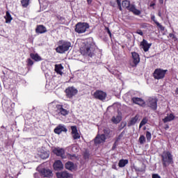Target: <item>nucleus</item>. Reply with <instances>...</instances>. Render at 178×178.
<instances>
[{
    "instance_id": "obj_1",
    "label": "nucleus",
    "mask_w": 178,
    "mask_h": 178,
    "mask_svg": "<svg viewBox=\"0 0 178 178\" xmlns=\"http://www.w3.org/2000/svg\"><path fill=\"white\" fill-rule=\"evenodd\" d=\"M97 46L92 38H88L85 42L83 43L80 48L81 54L83 56H90L92 58L95 55V49Z\"/></svg>"
},
{
    "instance_id": "obj_2",
    "label": "nucleus",
    "mask_w": 178,
    "mask_h": 178,
    "mask_svg": "<svg viewBox=\"0 0 178 178\" xmlns=\"http://www.w3.org/2000/svg\"><path fill=\"white\" fill-rule=\"evenodd\" d=\"M72 48V43L66 40H60L56 51L58 54H65Z\"/></svg>"
},
{
    "instance_id": "obj_3",
    "label": "nucleus",
    "mask_w": 178,
    "mask_h": 178,
    "mask_svg": "<svg viewBox=\"0 0 178 178\" xmlns=\"http://www.w3.org/2000/svg\"><path fill=\"white\" fill-rule=\"evenodd\" d=\"M161 161L163 162V166L168 168L169 165L173 163V155L169 151H164L161 154Z\"/></svg>"
},
{
    "instance_id": "obj_4",
    "label": "nucleus",
    "mask_w": 178,
    "mask_h": 178,
    "mask_svg": "<svg viewBox=\"0 0 178 178\" xmlns=\"http://www.w3.org/2000/svg\"><path fill=\"white\" fill-rule=\"evenodd\" d=\"M88 29H90V25L86 22H79L75 26V31L78 33V34L86 33Z\"/></svg>"
},
{
    "instance_id": "obj_5",
    "label": "nucleus",
    "mask_w": 178,
    "mask_h": 178,
    "mask_svg": "<svg viewBox=\"0 0 178 178\" xmlns=\"http://www.w3.org/2000/svg\"><path fill=\"white\" fill-rule=\"evenodd\" d=\"M168 72V70H162L161 68L156 69L153 73V77L156 80H161L165 77V74Z\"/></svg>"
},
{
    "instance_id": "obj_6",
    "label": "nucleus",
    "mask_w": 178,
    "mask_h": 178,
    "mask_svg": "<svg viewBox=\"0 0 178 178\" xmlns=\"http://www.w3.org/2000/svg\"><path fill=\"white\" fill-rule=\"evenodd\" d=\"M65 92L67 98L72 99L79 92V90L77 88H74V86H70L65 89Z\"/></svg>"
},
{
    "instance_id": "obj_7",
    "label": "nucleus",
    "mask_w": 178,
    "mask_h": 178,
    "mask_svg": "<svg viewBox=\"0 0 178 178\" xmlns=\"http://www.w3.org/2000/svg\"><path fill=\"white\" fill-rule=\"evenodd\" d=\"M93 97L95 99H99V101H105V99H106V92L97 90L94 92Z\"/></svg>"
},
{
    "instance_id": "obj_8",
    "label": "nucleus",
    "mask_w": 178,
    "mask_h": 178,
    "mask_svg": "<svg viewBox=\"0 0 178 178\" xmlns=\"http://www.w3.org/2000/svg\"><path fill=\"white\" fill-rule=\"evenodd\" d=\"M147 106L153 111H156L158 108V99L154 97H149L147 100Z\"/></svg>"
},
{
    "instance_id": "obj_9",
    "label": "nucleus",
    "mask_w": 178,
    "mask_h": 178,
    "mask_svg": "<svg viewBox=\"0 0 178 178\" xmlns=\"http://www.w3.org/2000/svg\"><path fill=\"white\" fill-rule=\"evenodd\" d=\"M56 112L58 114V116H67L69 115V111L63 108V106L60 104H57L56 106Z\"/></svg>"
},
{
    "instance_id": "obj_10",
    "label": "nucleus",
    "mask_w": 178,
    "mask_h": 178,
    "mask_svg": "<svg viewBox=\"0 0 178 178\" xmlns=\"http://www.w3.org/2000/svg\"><path fill=\"white\" fill-rule=\"evenodd\" d=\"M151 45H152V44L148 43V42L145 40V39H143V41L140 42V48H142V49H143L145 52H148V51H149Z\"/></svg>"
},
{
    "instance_id": "obj_11",
    "label": "nucleus",
    "mask_w": 178,
    "mask_h": 178,
    "mask_svg": "<svg viewBox=\"0 0 178 178\" xmlns=\"http://www.w3.org/2000/svg\"><path fill=\"white\" fill-rule=\"evenodd\" d=\"M54 154H55L57 156H61V158H65L63 155H65V149L61 147H55L53 149Z\"/></svg>"
},
{
    "instance_id": "obj_12",
    "label": "nucleus",
    "mask_w": 178,
    "mask_h": 178,
    "mask_svg": "<svg viewBox=\"0 0 178 178\" xmlns=\"http://www.w3.org/2000/svg\"><path fill=\"white\" fill-rule=\"evenodd\" d=\"M62 131H64V133H67V129L66 127H65V125L63 124H59L54 129V133H56V134H60Z\"/></svg>"
},
{
    "instance_id": "obj_13",
    "label": "nucleus",
    "mask_w": 178,
    "mask_h": 178,
    "mask_svg": "<svg viewBox=\"0 0 178 178\" xmlns=\"http://www.w3.org/2000/svg\"><path fill=\"white\" fill-rule=\"evenodd\" d=\"M105 140H106V136H105V134H98L95 138V143L101 144L102 143H105Z\"/></svg>"
},
{
    "instance_id": "obj_14",
    "label": "nucleus",
    "mask_w": 178,
    "mask_h": 178,
    "mask_svg": "<svg viewBox=\"0 0 178 178\" xmlns=\"http://www.w3.org/2000/svg\"><path fill=\"white\" fill-rule=\"evenodd\" d=\"M128 10H130V12H133L134 15H136V16H139V15H141V11L136 8V6L133 4L129 5V6L128 7Z\"/></svg>"
},
{
    "instance_id": "obj_15",
    "label": "nucleus",
    "mask_w": 178,
    "mask_h": 178,
    "mask_svg": "<svg viewBox=\"0 0 178 178\" xmlns=\"http://www.w3.org/2000/svg\"><path fill=\"white\" fill-rule=\"evenodd\" d=\"M72 135L74 140H79L80 138V134L77 131V127H72Z\"/></svg>"
},
{
    "instance_id": "obj_16",
    "label": "nucleus",
    "mask_w": 178,
    "mask_h": 178,
    "mask_svg": "<svg viewBox=\"0 0 178 178\" xmlns=\"http://www.w3.org/2000/svg\"><path fill=\"white\" fill-rule=\"evenodd\" d=\"M40 173L42 176L44 177H52V171L49 169L43 168L40 170Z\"/></svg>"
},
{
    "instance_id": "obj_17",
    "label": "nucleus",
    "mask_w": 178,
    "mask_h": 178,
    "mask_svg": "<svg viewBox=\"0 0 178 178\" xmlns=\"http://www.w3.org/2000/svg\"><path fill=\"white\" fill-rule=\"evenodd\" d=\"M54 168L55 170H60V169H63V164L62 163V161L57 160L54 163Z\"/></svg>"
},
{
    "instance_id": "obj_18",
    "label": "nucleus",
    "mask_w": 178,
    "mask_h": 178,
    "mask_svg": "<svg viewBox=\"0 0 178 178\" xmlns=\"http://www.w3.org/2000/svg\"><path fill=\"white\" fill-rule=\"evenodd\" d=\"M131 55L134 65H138V63H140V55H138L136 52H132Z\"/></svg>"
},
{
    "instance_id": "obj_19",
    "label": "nucleus",
    "mask_w": 178,
    "mask_h": 178,
    "mask_svg": "<svg viewBox=\"0 0 178 178\" xmlns=\"http://www.w3.org/2000/svg\"><path fill=\"white\" fill-rule=\"evenodd\" d=\"M63 70V67L62 66V64L55 65V72L57 74L62 76L63 74V72H62Z\"/></svg>"
},
{
    "instance_id": "obj_20",
    "label": "nucleus",
    "mask_w": 178,
    "mask_h": 178,
    "mask_svg": "<svg viewBox=\"0 0 178 178\" xmlns=\"http://www.w3.org/2000/svg\"><path fill=\"white\" fill-rule=\"evenodd\" d=\"M122 121V115L120 114H118L117 116H113L111 118V122L114 123L115 124H118V123H120Z\"/></svg>"
},
{
    "instance_id": "obj_21",
    "label": "nucleus",
    "mask_w": 178,
    "mask_h": 178,
    "mask_svg": "<svg viewBox=\"0 0 178 178\" xmlns=\"http://www.w3.org/2000/svg\"><path fill=\"white\" fill-rule=\"evenodd\" d=\"M58 178H69L70 177V174L66 171L58 172L56 174Z\"/></svg>"
},
{
    "instance_id": "obj_22",
    "label": "nucleus",
    "mask_w": 178,
    "mask_h": 178,
    "mask_svg": "<svg viewBox=\"0 0 178 178\" xmlns=\"http://www.w3.org/2000/svg\"><path fill=\"white\" fill-rule=\"evenodd\" d=\"M138 115H136L135 117L132 118L128 123V127H130L131 126H134L137 123V120H138Z\"/></svg>"
},
{
    "instance_id": "obj_23",
    "label": "nucleus",
    "mask_w": 178,
    "mask_h": 178,
    "mask_svg": "<svg viewBox=\"0 0 178 178\" xmlns=\"http://www.w3.org/2000/svg\"><path fill=\"white\" fill-rule=\"evenodd\" d=\"M131 101H133L134 104H136L137 105H143L144 104V100L139 97H133Z\"/></svg>"
},
{
    "instance_id": "obj_24",
    "label": "nucleus",
    "mask_w": 178,
    "mask_h": 178,
    "mask_svg": "<svg viewBox=\"0 0 178 178\" xmlns=\"http://www.w3.org/2000/svg\"><path fill=\"white\" fill-rule=\"evenodd\" d=\"M36 33H39L40 34H43V33H47V28L42 25H39L36 28Z\"/></svg>"
},
{
    "instance_id": "obj_25",
    "label": "nucleus",
    "mask_w": 178,
    "mask_h": 178,
    "mask_svg": "<svg viewBox=\"0 0 178 178\" xmlns=\"http://www.w3.org/2000/svg\"><path fill=\"white\" fill-rule=\"evenodd\" d=\"M151 19H152V20H153V22L155 23V24H156V26L159 27L161 31H165V27H163L159 22H158L156 21V19H155L154 15L152 16Z\"/></svg>"
},
{
    "instance_id": "obj_26",
    "label": "nucleus",
    "mask_w": 178,
    "mask_h": 178,
    "mask_svg": "<svg viewBox=\"0 0 178 178\" xmlns=\"http://www.w3.org/2000/svg\"><path fill=\"white\" fill-rule=\"evenodd\" d=\"M173 119H175V115L173 114H170L163 119V123H168V122H172Z\"/></svg>"
},
{
    "instance_id": "obj_27",
    "label": "nucleus",
    "mask_w": 178,
    "mask_h": 178,
    "mask_svg": "<svg viewBox=\"0 0 178 178\" xmlns=\"http://www.w3.org/2000/svg\"><path fill=\"white\" fill-rule=\"evenodd\" d=\"M31 58L33 59V60H35V62H40V60H42L41 56H40L38 54H31Z\"/></svg>"
},
{
    "instance_id": "obj_28",
    "label": "nucleus",
    "mask_w": 178,
    "mask_h": 178,
    "mask_svg": "<svg viewBox=\"0 0 178 178\" xmlns=\"http://www.w3.org/2000/svg\"><path fill=\"white\" fill-rule=\"evenodd\" d=\"M65 168L68 170H73L74 168V164L72 162L68 161L65 163Z\"/></svg>"
},
{
    "instance_id": "obj_29",
    "label": "nucleus",
    "mask_w": 178,
    "mask_h": 178,
    "mask_svg": "<svg viewBox=\"0 0 178 178\" xmlns=\"http://www.w3.org/2000/svg\"><path fill=\"white\" fill-rule=\"evenodd\" d=\"M129 163V160L122 159L119 161L118 166L120 168H124Z\"/></svg>"
},
{
    "instance_id": "obj_30",
    "label": "nucleus",
    "mask_w": 178,
    "mask_h": 178,
    "mask_svg": "<svg viewBox=\"0 0 178 178\" xmlns=\"http://www.w3.org/2000/svg\"><path fill=\"white\" fill-rule=\"evenodd\" d=\"M40 156L42 159H47V158H49V152H42Z\"/></svg>"
},
{
    "instance_id": "obj_31",
    "label": "nucleus",
    "mask_w": 178,
    "mask_h": 178,
    "mask_svg": "<svg viewBox=\"0 0 178 178\" xmlns=\"http://www.w3.org/2000/svg\"><path fill=\"white\" fill-rule=\"evenodd\" d=\"M83 159H85V161H88L91 156V154H90V151L88 150H85L83 152Z\"/></svg>"
},
{
    "instance_id": "obj_32",
    "label": "nucleus",
    "mask_w": 178,
    "mask_h": 178,
    "mask_svg": "<svg viewBox=\"0 0 178 178\" xmlns=\"http://www.w3.org/2000/svg\"><path fill=\"white\" fill-rule=\"evenodd\" d=\"M6 19V23H10L12 22V16L10 15V13L9 12H6V15L5 17Z\"/></svg>"
},
{
    "instance_id": "obj_33",
    "label": "nucleus",
    "mask_w": 178,
    "mask_h": 178,
    "mask_svg": "<svg viewBox=\"0 0 178 178\" xmlns=\"http://www.w3.org/2000/svg\"><path fill=\"white\" fill-rule=\"evenodd\" d=\"M122 6L123 8H125L126 9H128L130 6V1L125 0L122 2Z\"/></svg>"
},
{
    "instance_id": "obj_34",
    "label": "nucleus",
    "mask_w": 178,
    "mask_h": 178,
    "mask_svg": "<svg viewBox=\"0 0 178 178\" xmlns=\"http://www.w3.org/2000/svg\"><path fill=\"white\" fill-rule=\"evenodd\" d=\"M21 3L23 8H27L30 3V0H22Z\"/></svg>"
},
{
    "instance_id": "obj_35",
    "label": "nucleus",
    "mask_w": 178,
    "mask_h": 178,
    "mask_svg": "<svg viewBox=\"0 0 178 178\" xmlns=\"http://www.w3.org/2000/svg\"><path fill=\"white\" fill-rule=\"evenodd\" d=\"M147 122H148V120L145 118H143L140 123L139 129H141L143 127V126H144L145 124H147Z\"/></svg>"
},
{
    "instance_id": "obj_36",
    "label": "nucleus",
    "mask_w": 178,
    "mask_h": 178,
    "mask_svg": "<svg viewBox=\"0 0 178 178\" xmlns=\"http://www.w3.org/2000/svg\"><path fill=\"white\" fill-rule=\"evenodd\" d=\"M140 144H144L145 143V136L144 135H141L139 138Z\"/></svg>"
},
{
    "instance_id": "obj_37",
    "label": "nucleus",
    "mask_w": 178,
    "mask_h": 178,
    "mask_svg": "<svg viewBox=\"0 0 178 178\" xmlns=\"http://www.w3.org/2000/svg\"><path fill=\"white\" fill-rule=\"evenodd\" d=\"M152 136L151 134V133L149 131H147L146 132V138L147 141H151V138H152Z\"/></svg>"
},
{
    "instance_id": "obj_38",
    "label": "nucleus",
    "mask_w": 178,
    "mask_h": 178,
    "mask_svg": "<svg viewBox=\"0 0 178 178\" xmlns=\"http://www.w3.org/2000/svg\"><path fill=\"white\" fill-rule=\"evenodd\" d=\"M104 133L105 136H106V137H108V136H109V133H111V130L109 129H104Z\"/></svg>"
},
{
    "instance_id": "obj_39",
    "label": "nucleus",
    "mask_w": 178,
    "mask_h": 178,
    "mask_svg": "<svg viewBox=\"0 0 178 178\" xmlns=\"http://www.w3.org/2000/svg\"><path fill=\"white\" fill-rule=\"evenodd\" d=\"M27 63L29 66H33L34 65V62L31 58H28Z\"/></svg>"
},
{
    "instance_id": "obj_40",
    "label": "nucleus",
    "mask_w": 178,
    "mask_h": 178,
    "mask_svg": "<svg viewBox=\"0 0 178 178\" xmlns=\"http://www.w3.org/2000/svg\"><path fill=\"white\" fill-rule=\"evenodd\" d=\"M122 0H117V3L118 5V8L120 9V10H122Z\"/></svg>"
},
{
    "instance_id": "obj_41",
    "label": "nucleus",
    "mask_w": 178,
    "mask_h": 178,
    "mask_svg": "<svg viewBox=\"0 0 178 178\" xmlns=\"http://www.w3.org/2000/svg\"><path fill=\"white\" fill-rule=\"evenodd\" d=\"M72 149V152H79V149H77V146L76 145H73Z\"/></svg>"
},
{
    "instance_id": "obj_42",
    "label": "nucleus",
    "mask_w": 178,
    "mask_h": 178,
    "mask_svg": "<svg viewBox=\"0 0 178 178\" xmlns=\"http://www.w3.org/2000/svg\"><path fill=\"white\" fill-rule=\"evenodd\" d=\"M152 177V178H161L160 175L158 174H153Z\"/></svg>"
},
{
    "instance_id": "obj_43",
    "label": "nucleus",
    "mask_w": 178,
    "mask_h": 178,
    "mask_svg": "<svg viewBox=\"0 0 178 178\" xmlns=\"http://www.w3.org/2000/svg\"><path fill=\"white\" fill-rule=\"evenodd\" d=\"M136 33L139 34V35H143V34H144V33H143V31H141V30H138L136 31Z\"/></svg>"
},
{
    "instance_id": "obj_44",
    "label": "nucleus",
    "mask_w": 178,
    "mask_h": 178,
    "mask_svg": "<svg viewBox=\"0 0 178 178\" xmlns=\"http://www.w3.org/2000/svg\"><path fill=\"white\" fill-rule=\"evenodd\" d=\"M106 30L107 31L108 34H109L111 37L112 35V33H111V30H109V28L106 27Z\"/></svg>"
},
{
    "instance_id": "obj_45",
    "label": "nucleus",
    "mask_w": 178,
    "mask_h": 178,
    "mask_svg": "<svg viewBox=\"0 0 178 178\" xmlns=\"http://www.w3.org/2000/svg\"><path fill=\"white\" fill-rule=\"evenodd\" d=\"M169 37H170V38H172L174 40H175V38H176V36L173 33H170Z\"/></svg>"
},
{
    "instance_id": "obj_46",
    "label": "nucleus",
    "mask_w": 178,
    "mask_h": 178,
    "mask_svg": "<svg viewBox=\"0 0 178 178\" xmlns=\"http://www.w3.org/2000/svg\"><path fill=\"white\" fill-rule=\"evenodd\" d=\"M92 1L93 0H87L88 5H91V3H92Z\"/></svg>"
},
{
    "instance_id": "obj_47",
    "label": "nucleus",
    "mask_w": 178,
    "mask_h": 178,
    "mask_svg": "<svg viewBox=\"0 0 178 178\" xmlns=\"http://www.w3.org/2000/svg\"><path fill=\"white\" fill-rule=\"evenodd\" d=\"M121 126H122V127H126V122H122Z\"/></svg>"
},
{
    "instance_id": "obj_48",
    "label": "nucleus",
    "mask_w": 178,
    "mask_h": 178,
    "mask_svg": "<svg viewBox=\"0 0 178 178\" xmlns=\"http://www.w3.org/2000/svg\"><path fill=\"white\" fill-rule=\"evenodd\" d=\"M158 16H159V17H162V13H161V11L159 12Z\"/></svg>"
},
{
    "instance_id": "obj_49",
    "label": "nucleus",
    "mask_w": 178,
    "mask_h": 178,
    "mask_svg": "<svg viewBox=\"0 0 178 178\" xmlns=\"http://www.w3.org/2000/svg\"><path fill=\"white\" fill-rule=\"evenodd\" d=\"M111 6H113V7H115V3H112V2H111Z\"/></svg>"
},
{
    "instance_id": "obj_50",
    "label": "nucleus",
    "mask_w": 178,
    "mask_h": 178,
    "mask_svg": "<svg viewBox=\"0 0 178 178\" xmlns=\"http://www.w3.org/2000/svg\"><path fill=\"white\" fill-rule=\"evenodd\" d=\"M168 129H169V125H167V126L165 127V130H168Z\"/></svg>"
},
{
    "instance_id": "obj_51",
    "label": "nucleus",
    "mask_w": 178,
    "mask_h": 178,
    "mask_svg": "<svg viewBox=\"0 0 178 178\" xmlns=\"http://www.w3.org/2000/svg\"><path fill=\"white\" fill-rule=\"evenodd\" d=\"M72 157H73V158H76V154H73V155H72Z\"/></svg>"
},
{
    "instance_id": "obj_52",
    "label": "nucleus",
    "mask_w": 178,
    "mask_h": 178,
    "mask_svg": "<svg viewBox=\"0 0 178 178\" xmlns=\"http://www.w3.org/2000/svg\"><path fill=\"white\" fill-rule=\"evenodd\" d=\"M114 148H115V146L113 147V149H114Z\"/></svg>"
}]
</instances>
